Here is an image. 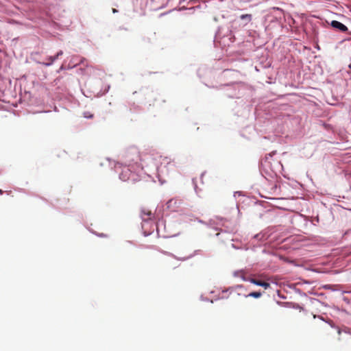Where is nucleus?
<instances>
[{
    "mask_svg": "<svg viewBox=\"0 0 351 351\" xmlns=\"http://www.w3.org/2000/svg\"><path fill=\"white\" fill-rule=\"evenodd\" d=\"M331 26L335 29H338L341 32H346L348 31V27L337 21H332L331 22Z\"/></svg>",
    "mask_w": 351,
    "mask_h": 351,
    "instance_id": "nucleus-1",
    "label": "nucleus"
},
{
    "mask_svg": "<svg viewBox=\"0 0 351 351\" xmlns=\"http://www.w3.org/2000/svg\"><path fill=\"white\" fill-rule=\"evenodd\" d=\"M152 213L151 211L146 210V209H143L141 210V217H142L143 220H144V221L149 220L152 218Z\"/></svg>",
    "mask_w": 351,
    "mask_h": 351,
    "instance_id": "nucleus-2",
    "label": "nucleus"
},
{
    "mask_svg": "<svg viewBox=\"0 0 351 351\" xmlns=\"http://www.w3.org/2000/svg\"><path fill=\"white\" fill-rule=\"evenodd\" d=\"M261 295H262V293L260 291H253V292L250 293L249 294H243V296L245 298L252 297L254 298H258Z\"/></svg>",
    "mask_w": 351,
    "mask_h": 351,
    "instance_id": "nucleus-3",
    "label": "nucleus"
},
{
    "mask_svg": "<svg viewBox=\"0 0 351 351\" xmlns=\"http://www.w3.org/2000/svg\"><path fill=\"white\" fill-rule=\"evenodd\" d=\"M241 19L245 21V25L252 21V15L249 14H242L240 16Z\"/></svg>",
    "mask_w": 351,
    "mask_h": 351,
    "instance_id": "nucleus-4",
    "label": "nucleus"
},
{
    "mask_svg": "<svg viewBox=\"0 0 351 351\" xmlns=\"http://www.w3.org/2000/svg\"><path fill=\"white\" fill-rule=\"evenodd\" d=\"M234 276L240 277L244 281L248 280L245 276V273L243 271H238L234 272Z\"/></svg>",
    "mask_w": 351,
    "mask_h": 351,
    "instance_id": "nucleus-5",
    "label": "nucleus"
},
{
    "mask_svg": "<svg viewBox=\"0 0 351 351\" xmlns=\"http://www.w3.org/2000/svg\"><path fill=\"white\" fill-rule=\"evenodd\" d=\"M62 51H60L59 52H58L57 55L55 56H50L49 57V60H50V62L49 63H47L46 65H50L51 64H52L57 58L59 56L62 55Z\"/></svg>",
    "mask_w": 351,
    "mask_h": 351,
    "instance_id": "nucleus-6",
    "label": "nucleus"
},
{
    "mask_svg": "<svg viewBox=\"0 0 351 351\" xmlns=\"http://www.w3.org/2000/svg\"><path fill=\"white\" fill-rule=\"evenodd\" d=\"M243 289H244L243 285H236L234 287H231L230 288V290H231L230 291H231V293L237 292L238 290Z\"/></svg>",
    "mask_w": 351,
    "mask_h": 351,
    "instance_id": "nucleus-7",
    "label": "nucleus"
},
{
    "mask_svg": "<svg viewBox=\"0 0 351 351\" xmlns=\"http://www.w3.org/2000/svg\"><path fill=\"white\" fill-rule=\"evenodd\" d=\"M248 280L250 282H252V284H254V285H258V286H261V284L263 282L262 280H257V279H255V278H250V279H248Z\"/></svg>",
    "mask_w": 351,
    "mask_h": 351,
    "instance_id": "nucleus-8",
    "label": "nucleus"
},
{
    "mask_svg": "<svg viewBox=\"0 0 351 351\" xmlns=\"http://www.w3.org/2000/svg\"><path fill=\"white\" fill-rule=\"evenodd\" d=\"M177 203V200L176 199H170L168 202H167V207L169 208H171L173 206L174 204H176Z\"/></svg>",
    "mask_w": 351,
    "mask_h": 351,
    "instance_id": "nucleus-9",
    "label": "nucleus"
},
{
    "mask_svg": "<svg viewBox=\"0 0 351 351\" xmlns=\"http://www.w3.org/2000/svg\"><path fill=\"white\" fill-rule=\"evenodd\" d=\"M261 287H264L265 289H267L270 287V284L269 282L263 281Z\"/></svg>",
    "mask_w": 351,
    "mask_h": 351,
    "instance_id": "nucleus-10",
    "label": "nucleus"
},
{
    "mask_svg": "<svg viewBox=\"0 0 351 351\" xmlns=\"http://www.w3.org/2000/svg\"><path fill=\"white\" fill-rule=\"evenodd\" d=\"M85 117H87V118H92L93 117V114H90L89 116H86V114L84 115Z\"/></svg>",
    "mask_w": 351,
    "mask_h": 351,
    "instance_id": "nucleus-11",
    "label": "nucleus"
},
{
    "mask_svg": "<svg viewBox=\"0 0 351 351\" xmlns=\"http://www.w3.org/2000/svg\"><path fill=\"white\" fill-rule=\"evenodd\" d=\"M136 157L138 158V153L137 152H136Z\"/></svg>",
    "mask_w": 351,
    "mask_h": 351,
    "instance_id": "nucleus-12",
    "label": "nucleus"
},
{
    "mask_svg": "<svg viewBox=\"0 0 351 351\" xmlns=\"http://www.w3.org/2000/svg\"><path fill=\"white\" fill-rule=\"evenodd\" d=\"M3 191L1 189H0V194L2 195L3 194Z\"/></svg>",
    "mask_w": 351,
    "mask_h": 351,
    "instance_id": "nucleus-13",
    "label": "nucleus"
},
{
    "mask_svg": "<svg viewBox=\"0 0 351 351\" xmlns=\"http://www.w3.org/2000/svg\"><path fill=\"white\" fill-rule=\"evenodd\" d=\"M349 68L351 69V64L349 65Z\"/></svg>",
    "mask_w": 351,
    "mask_h": 351,
    "instance_id": "nucleus-14",
    "label": "nucleus"
}]
</instances>
